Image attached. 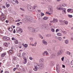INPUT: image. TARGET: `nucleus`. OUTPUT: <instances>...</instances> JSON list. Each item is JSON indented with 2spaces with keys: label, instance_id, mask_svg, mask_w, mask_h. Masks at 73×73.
Instances as JSON below:
<instances>
[{
  "label": "nucleus",
  "instance_id": "12",
  "mask_svg": "<svg viewBox=\"0 0 73 73\" xmlns=\"http://www.w3.org/2000/svg\"><path fill=\"white\" fill-rule=\"evenodd\" d=\"M42 43L44 45H47L48 43L45 40H43L42 41Z\"/></svg>",
  "mask_w": 73,
  "mask_h": 73
},
{
  "label": "nucleus",
  "instance_id": "2",
  "mask_svg": "<svg viewBox=\"0 0 73 73\" xmlns=\"http://www.w3.org/2000/svg\"><path fill=\"white\" fill-rule=\"evenodd\" d=\"M26 19L30 22H32V23L34 22V20L33 18L27 16L26 17Z\"/></svg>",
  "mask_w": 73,
  "mask_h": 73
},
{
  "label": "nucleus",
  "instance_id": "64",
  "mask_svg": "<svg viewBox=\"0 0 73 73\" xmlns=\"http://www.w3.org/2000/svg\"><path fill=\"white\" fill-rule=\"evenodd\" d=\"M44 14H43L42 13L41 14L42 16H44Z\"/></svg>",
  "mask_w": 73,
  "mask_h": 73
},
{
  "label": "nucleus",
  "instance_id": "19",
  "mask_svg": "<svg viewBox=\"0 0 73 73\" xmlns=\"http://www.w3.org/2000/svg\"><path fill=\"white\" fill-rule=\"evenodd\" d=\"M27 60H24L23 61V63L24 64H27Z\"/></svg>",
  "mask_w": 73,
  "mask_h": 73
},
{
  "label": "nucleus",
  "instance_id": "51",
  "mask_svg": "<svg viewBox=\"0 0 73 73\" xmlns=\"http://www.w3.org/2000/svg\"><path fill=\"white\" fill-rule=\"evenodd\" d=\"M11 39L12 40H16V39L14 38V37H13Z\"/></svg>",
  "mask_w": 73,
  "mask_h": 73
},
{
  "label": "nucleus",
  "instance_id": "9",
  "mask_svg": "<svg viewBox=\"0 0 73 73\" xmlns=\"http://www.w3.org/2000/svg\"><path fill=\"white\" fill-rule=\"evenodd\" d=\"M44 29L46 30H48V29H49V27H48V25H44Z\"/></svg>",
  "mask_w": 73,
  "mask_h": 73
},
{
  "label": "nucleus",
  "instance_id": "57",
  "mask_svg": "<svg viewBox=\"0 0 73 73\" xmlns=\"http://www.w3.org/2000/svg\"><path fill=\"white\" fill-rule=\"evenodd\" d=\"M29 58L31 60H32V57H29Z\"/></svg>",
  "mask_w": 73,
  "mask_h": 73
},
{
  "label": "nucleus",
  "instance_id": "46",
  "mask_svg": "<svg viewBox=\"0 0 73 73\" xmlns=\"http://www.w3.org/2000/svg\"><path fill=\"white\" fill-rule=\"evenodd\" d=\"M58 31H60V29H56V32H57Z\"/></svg>",
  "mask_w": 73,
  "mask_h": 73
},
{
  "label": "nucleus",
  "instance_id": "33",
  "mask_svg": "<svg viewBox=\"0 0 73 73\" xmlns=\"http://www.w3.org/2000/svg\"><path fill=\"white\" fill-rule=\"evenodd\" d=\"M47 36L48 37H51V35L50 34H48L47 35Z\"/></svg>",
  "mask_w": 73,
  "mask_h": 73
},
{
  "label": "nucleus",
  "instance_id": "1",
  "mask_svg": "<svg viewBox=\"0 0 73 73\" xmlns=\"http://www.w3.org/2000/svg\"><path fill=\"white\" fill-rule=\"evenodd\" d=\"M30 32H33V33H35L36 32H38V31H39V29L37 28H36L35 29L34 28L31 27H29L28 28Z\"/></svg>",
  "mask_w": 73,
  "mask_h": 73
},
{
  "label": "nucleus",
  "instance_id": "56",
  "mask_svg": "<svg viewBox=\"0 0 73 73\" xmlns=\"http://www.w3.org/2000/svg\"><path fill=\"white\" fill-rule=\"evenodd\" d=\"M17 25L18 26H19V25H20V23H17Z\"/></svg>",
  "mask_w": 73,
  "mask_h": 73
},
{
  "label": "nucleus",
  "instance_id": "31",
  "mask_svg": "<svg viewBox=\"0 0 73 73\" xmlns=\"http://www.w3.org/2000/svg\"><path fill=\"white\" fill-rule=\"evenodd\" d=\"M33 8L34 9H36V8H37V6L36 5H35V6H33Z\"/></svg>",
  "mask_w": 73,
  "mask_h": 73
},
{
  "label": "nucleus",
  "instance_id": "34",
  "mask_svg": "<svg viewBox=\"0 0 73 73\" xmlns=\"http://www.w3.org/2000/svg\"><path fill=\"white\" fill-rule=\"evenodd\" d=\"M51 31L52 32H55V30H54V29H51Z\"/></svg>",
  "mask_w": 73,
  "mask_h": 73
},
{
  "label": "nucleus",
  "instance_id": "16",
  "mask_svg": "<svg viewBox=\"0 0 73 73\" xmlns=\"http://www.w3.org/2000/svg\"><path fill=\"white\" fill-rule=\"evenodd\" d=\"M56 21V23H57L58 22V20L57 19H55L54 18L53 19V20L52 21V23H54Z\"/></svg>",
  "mask_w": 73,
  "mask_h": 73
},
{
  "label": "nucleus",
  "instance_id": "50",
  "mask_svg": "<svg viewBox=\"0 0 73 73\" xmlns=\"http://www.w3.org/2000/svg\"><path fill=\"white\" fill-rule=\"evenodd\" d=\"M65 24H66V25H68V22L67 21H66L65 22Z\"/></svg>",
  "mask_w": 73,
  "mask_h": 73
},
{
  "label": "nucleus",
  "instance_id": "15",
  "mask_svg": "<svg viewBox=\"0 0 73 73\" xmlns=\"http://www.w3.org/2000/svg\"><path fill=\"white\" fill-rule=\"evenodd\" d=\"M62 54V52L61 51H59L57 54V56H59L60 54Z\"/></svg>",
  "mask_w": 73,
  "mask_h": 73
},
{
  "label": "nucleus",
  "instance_id": "49",
  "mask_svg": "<svg viewBox=\"0 0 73 73\" xmlns=\"http://www.w3.org/2000/svg\"><path fill=\"white\" fill-rule=\"evenodd\" d=\"M71 64L72 65H73V60H72L71 62Z\"/></svg>",
  "mask_w": 73,
  "mask_h": 73
},
{
  "label": "nucleus",
  "instance_id": "35",
  "mask_svg": "<svg viewBox=\"0 0 73 73\" xmlns=\"http://www.w3.org/2000/svg\"><path fill=\"white\" fill-rule=\"evenodd\" d=\"M24 46L26 48H27V47H28V44H25Z\"/></svg>",
  "mask_w": 73,
  "mask_h": 73
},
{
  "label": "nucleus",
  "instance_id": "58",
  "mask_svg": "<svg viewBox=\"0 0 73 73\" xmlns=\"http://www.w3.org/2000/svg\"><path fill=\"white\" fill-rule=\"evenodd\" d=\"M13 33H16V31H15V29H14Z\"/></svg>",
  "mask_w": 73,
  "mask_h": 73
},
{
  "label": "nucleus",
  "instance_id": "28",
  "mask_svg": "<svg viewBox=\"0 0 73 73\" xmlns=\"http://www.w3.org/2000/svg\"><path fill=\"white\" fill-rule=\"evenodd\" d=\"M43 19L44 20H48V18L47 17H45L43 18Z\"/></svg>",
  "mask_w": 73,
  "mask_h": 73
},
{
  "label": "nucleus",
  "instance_id": "44",
  "mask_svg": "<svg viewBox=\"0 0 73 73\" xmlns=\"http://www.w3.org/2000/svg\"><path fill=\"white\" fill-rule=\"evenodd\" d=\"M23 59H24V60H27V58L25 57L24 56H23Z\"/></svg>",
  "mask_w": 73,
  "mask_h": 73
},
{
  "label": "nucleus",
  "instance_id": "42",
  "mask_svg": "<svg viewBox=\"0 0 73 73\" xmlns=\"http://www.w3.org/2000/svg\"><path fill=\"white\" fill-rule=\"evenodd\" d=\"M58 39L59 41H61V40L62 38H61V37H59L58 38Z\"/></svg>",
  "mask_w": 73,
  "mask_h": 73
},
{
  "label": "nucleus",
  "instance_id": "38",
  "mask_svg": "<svg viewBox=\"0 0 73 73\" xmlns=\"http://www.w3.org/2000/svg\"><path fill=\"white\" fill-rule=\"evenodd\" d=\"M37 42H35L34 43V46H36V45H37Z\"/></svg>",
  "mask_w": 73,
  "mask_h": 73
},
{
  "label": "nucleus",
  "instance_id": "22",
  "mask_svg": "<svg viewBox=\"0 0 73 73\" xmlns=\"http://www.w3.org/2000/svg\"><path fill=\"white\" fill-rule=\"evenodd\" d=\"M66 54L68 55H70V53L69 51H67L66 52Z\"/></svg>",
  "mask_w": 73,
  "mask_h": 73
},
{
  "label": "nucleus",
  "instance_id": "6",
  "mask_svg": "<svg viewBox=\"0 0 73 73\" xmlns=\"http://www.w3.org/2000/svg\"><path fill=\"white\" fill-rule=\"evenodd\" d=\"M27 8L30 11H33V9L32 7L30 5H27Z\"/></svg>",
  "mask_w": 73,
  "mask_h": 73
},
{
  "label": "nucleus",
  "instance_id": "17",
  "mask_svg": "<svg viewBox=\"0 0 73 73\" xmlns=\"http://www.w3.org/2000/svg\"><path fill=\"white\" fill-rule=\"evenodd\" d=\"M8 30L9 31H10V32H12L13 30V29H12V28L9 27L8 28Z\"/></svg>",
  "mask_w": 73,
  "mask_h": 73
},
{
  "label": "nucleus",
  "instance_id": "21",
  "mask_svg": "<svg viewBox=\"0 0 73 73\" xmlns=\"http://www.w3.org/2000/svg\"><path fill=\"white\" fill-rule=\"evenodd\" d=\"M6 5L7 8H9V6H10V5L9 4H7V2L6 3Z\"/></svg>",
  "mask_w": 73,
  "mask_h": 73
},
{
  "label": "nucleus",
  "instance_id": "8",
  "mask_svg": "<svg viewBox=\"0 0 73 73\" xmlns=\"http://www.w3.org/2000/svg\"><path fill=\"white\" fill-rule=\"evenodd\" d=\"M40 64L44 65V59L42 58H40L39 61Z\"/></svg>",
  "mask_w": 73,
  "mask_h": 73
},
{
  "label": "nucleus",
  "instance_id": "10",
  "mask_svg": "<svg viewBox=\"0 0 73 73\" xmlns=\"http://www.w3.org/2000/svg\"><path fill=\"white\" fill-rule=\"evenodd\" d=\"M7 53L6 52L3 53L1 54V57H4V56H5V55H6Z\"/></svg>",
  "mask_w": 73,
  "mask_h": 73
},
{
  "label": "nucleus",
  "instance_id": "24",
  "mask_svg": "<svg viewBox=\"0 0 73 73\" xmlns=\"http://www.w3.org/2000/svg\"><path fill=\"white\" fill-rule=\"evenodd\" d=\"M39 37H40V38H41V39H43L44 38V37H43V36H42L41 35H39Z\"/></svg>",
  "mask_w": 73,
  "mask_h": 73
},
{
  "label": "nucleus",
  "instance_id": "20",
  "mask_svg": "<svg viewBox=\"0 0 73 73\" xmlns=\"http://www.w3.org/2000/svg\"><path fill=\"white\" fill-rule=\"evenodd\" d=\"M46 53V51H45L43 52L42 54V56H45V53Z\"/></svg>",
  "mask_w": 73,
  "mask_h": 73
},
{
  "label": "nucleus",
  "instance_id": "36",
  "mask_svg": "<svg viewBox=\"0 0 73 73\" xmlns=\"http://www.w3.org/2000/svg\"><path fill=\"white\" fill-rule=\"evenodd\" d=\"M21 20V19H18L16 21H15V22H19V21H20Z\"/></svg>",
  "mask_w": 73,
  "mask_h": 73
},
{
  "label": "nucleus",
  "instance_id": "55",
  "mask_svg": "<svg viewBox=\"0 0 73 73\" xmlns=\"http://www.w3.org/2000/svg\"><path fill=\"white\" fill-rule=\"evenodd\" d=\"M20 9H21V10H22V11H25L24 9H23L22 8H20Z\"/></svg>",
  "mask_w": 73,
  "mask_h": 73
},
{
  "label": "nucleus",
  "instance_id": "27",
  "mask_svg": "<svg viewBox=\"0 0 73 73\" xmlns=\"http://www.w3.org/2000/svg\"><path fill=\"white\" fill-rule=\"evenodd\" d=\"M68 41H69V40H66L65 41V44H68Z\"/></svg>",
  "mask_w": 73,
  "mask_h": 73
},
{
  "label": "nucleus",
  "instance_id": "29",
  "mask_svg": "<svg viewBox=\"0 0 73 73\" xmlns=\"http://www.w3.org/2000/svg\"><path fill=\"white\" fill-rule=\"evenodd\" d=\"M54 55L53 54H52L50 55V58H54Z\"/></svg>",
  "mask_w": 73,
  "mask_h": 73
},
{
  "label": "nucleus",
  "instance_id": "43",
  "mask_svg": "<svg viewBox=\"0 0 73 73\" xmlns=\"http://www.w3.org/2000/svg\"><path fill=\"white\" fill-rule=\"evenodd\" d=\"M29 39L30 40H33V38L30 37Z\"/></svg>",
  "mask_w": 73,
  "mask_h": 73
},
{
  "label": "nucleus",
  "instance_id": "18",
  "mask_svg": "<svg viewBox=\"0 0 73 73\" xmlns=\"http://www.w3.org/2000/svg\"><path fill=\"white\" fill-rule=\"evenodd\" d=\"M13 50L12 49H10L9 51V54H12Z\"/></svg>",
  "mask_w": 73,
  "mask_h": 73
},
{
  "label": "nucleus",
  "instance_id": "48",
  "mask_svg": "<svg viewBox=\"0 0 73 73\" xmlns=\"http://www.w3.org/2000/svg\"><path fill=\"white\" fill-rule=\"evenodd\" d=\"M2 20L3 21V20H4V19H5V17H3L2 18Z\"/></svg>",
  "mask_w": 73,
  "mask_h": 73
},
{
  "label": "nucleus",
  "instance_id": "13",
  "mask_svg": "<svg viewBox=\"0 0 73 73\" xmlns=\"http://www.w3.org/2000/svg\"><path fill=\"white\" fill-rule=\"evenodd\" d=\"M37 66H36V64L35 66V68H33V70L35 71H37Z\"/></svg>",
  "mask_w": 73,
  "mask_h": 73
},
{
  "label": "nucleus",
  "instance_id": "63",
  "mask_svg": "<svg viewBox=\"0 0 73 73\" xmlns=\"http://www.w3.org/2000/svg\"><path fill=\"white\" fill-rule=\"evenodd\" d=\"M9 22V21H8L6 20V23H8Z\"/></svg>",
  "mask_w": 73,
  "mask_h": 73
},
{
  "label": "nucleus",
  "instance_id": "59",
  "mask_svg": "<svg viewBox=\"0 0 73 73\" xmlns=\"http://www.w3.org/2000/svg\"><path fill=\"white\" fill-rule=\"evenodd\" d=\"M13 59L14 60H16V57H14Z\"/></svg>",
  "mask_w": 73,
  "mask_h": 73
},
{
  "label": "nucleus",
  "instance_id": "5",
  "mask_svg": "<svg viewBox=\"0 0 73 73\" xmlns=\"http://www.w3.org/2000/svg\"><path fill=\"white\" fill-rule=\"evenodd\" d=\"M48 12H50L51 13H53V7L51 6H48Z\"/></svg>",
  "mask_w": 73,
  "mask_h": 73
},
{
  "label": "nucleus",
  "instance_id": "62",
  "mask_svg": "<svg viewBox=\"0 0 73 73\" xmlns=\"http://www.w3.org/2000/svg\"><path fill=\"white\" fill-rule=\"evenodd\" d=\"M17 68H14V69H13V71H15V70H16V69Z\"/></svg>",
  "mask_w": 73,
  "mask_h": 73
},
{
  "label": "nucleus",
  "instance_id": "30",
  "mask_svg": "<svg viewBox=\"0 0 73 73\" xmlns=\"http://www.w3.org/2000/svg\"><path fill=\"white\" fill-rule=\"evenodd\" d=\"M25 55H26V53L24 52L23 53L22 56H25Z\"/></svg>",
  "mask_w": 73,
  "mask_h": 73
},
{
  "label": "nucleus",
  "instance_id": "45",
  "mask_svg": "<svg viewBox=\"0 0 73 73\" xmlns=\"http://www.w3.org/2000/svg\"><path fill=\"white\" fill-rule=\"evenodd\" d=\"M71 11V9H68L67 10V11L68 12H70V11Z\"/></svg>",
  "mask_w": 73,
  "mask_h": 73
},
{
  "label": "nucleus",
  "instance_id": "61",
  "mask_svg": "<svg viewBox=\"0 0 73 73\" xmlns=\"http://www.w3.org/2000/svg\"><path fill=\"white\" fill-rule=\"evenodd\" d=\"M15 2V1L13 0V1L12 0V2L11 3H14Z\"/></svg>",
  "mask_w": 73,
  "mask_h": 73
},
{
  "label": "nucleus",
  "instance_id": "14",
  "mask_svg": "<svg viewBox=\"0 0 73 73\" xmlns=\"http://www.w3.org/2000/svg\"><path fill=\"white\" fill-rule=\"evenodd\" d=\"M56 70L58 73H59L60 70H59V66H58V65H57L56 66Z\"/></svg>",
  "mask_w": 73,
  "mask_h": 73
},
{
  "label": "nucleus",
  "instance_id": "47",
  "mask_svg": "<svg viewBox=\"0 0 73 73\" xmlns=\"http://www.w3.org/2000/svg\"><path fill=\"white\" fill-rule=\"evenodd\" d=\"M47 51H48V52H50V50L49 49H48L47 50Z\"/></svg>",
  "mask_w": 73,
  "mask_h": 73
},
{
  "label": "nucleus",
  "instance_id": "41",
  "mask_svg": "<svg viewBox=\"0 0 73 73\" xmlns=\"http://www.w3.org/2000/svg\"><path fill=\"white\" fill-rule=\"evenodd\" d=\"M63 33L64 35H66V31H63Z\"/></svg>",
  "mask_w": 73,
  "mask_h": 73
},
{
  "label": "nucleus",
  "instance_id": "7",
  "mask_svg": "<svg viewBox=\"0 0 73 73\" xmlns=\"http://www.w3.org/2000/svg\"><path fill=\"white\" fill-rule=\"evenodd\" d=\"M3 38L5 40H6V41H9L10 40V38L9 37H8L7 36H4L3 37Z\"/></svg>",
  "mask_w": 73,
  "mask_h": 73
},
{
  "label": "nucleus",
  "instance_id": "37",
  "mask_svg": "<svg viewBox=\"0 0 73 73\" xmlns=\"http://www.w3.org/2000/svg\"><path fill=\"white\" fill-rule=\"evenodd\" d=\"M4 16V14L3 13H2V15L1 17H2V18H3V17Z\"/></svg>",
  "mask_w": 73,
  "mask_h": 73
},
{
  "label": "nucleus",
  "instance_id": "4",
  "mask_svg": "<svg viewBox=\"0 0 73 73\" xmlns=\"http://www.w3.org/2000/svg\"><path fill=\"white\" fill-rule=\"evenodd\" d=\"M36 66H37L38 69H42L44 68V64H36Z\"/></svg>",
  "mask_w": 73,
  "mask_h": 73
},
{
  "label": "nucleus",
  "instance_id": "40",
  "mask_svg": "<svg viewBox=\"0 0 73 73\" xmlns=\"http://www.w3.org/2000/svg\"><path fill=\"white\" fill-rule=\"evenodd\" d=\"M12 0H7V1L9 2H10V3H12Z\"/></svg>",
  "mask_w": 73,
  "mask_h": 73
},
{
  "label": "nucleus",
  "instance_id": "11",
  "mask_svg": "<svg viewBox=\"0 0 73 73\" xmlns=\"http://www.w3.org/2000/svg\"><path fill=\"white\" fill-rule=\"evenodd\" d=\"M16 31L17 32H20V28L19 27H17L16 29Z\"/></svg>",
  "mask_w": 73,
  "mask_h": 73
},
{
  "label": "nucleus",
  "instance_id": "3",
  "mask_svg": "<svg viewBox=\"0 0 73 73\" xmlns=\"http://www.w3.org/2000/svg\"><path fill=\"white\" fill-rule=\"evenodd\" d=\"M58 10H60V11H62V13L64 15H65L66 13V9L64 8H61V7H60L58 9Z\"/></svg>",
  "mask_w": 73,
  "mask_h": 73
},
{
  "label": "nucleus",
  "instance_id": "60",
  "mask_svg": "<svg viewBox=\"0 0 73 73\" xmlns=\"http://www.w3.org/2000/svg\"><path fill=\"white\" fill-rule=\"evenodd\" d=\"M59 21L60 23H62V20H59Z\"/></svg>",
  "mask_w": 73,
  "mask_h": 73
},
{
  "label": "nucleus",
  "instance_id": "25",
  "mask_svg": "<svg viewBox=\"0 0 73 73\" xmlns=\"http://www.w3.org/2000/svg\"><path fill=\"white\" fill-rule=\"evenodd\" d=\"M14 43L16 44H18V40H16L14 41Z\"/></svg>",
  "mask_w": 73,
  "mask_h": 73
},
{
  "label": "nucleus",
  "instance_id": "53",
  "mask_svg": "<svg viewBox=\"0 0 73 73\" xmlns=\"http://www.w3.org/2000/svg\"><path fill=\"white\" fill-rule=\"evenodd\" d=\"M30 45H32V46H34V45H35V44H32L31 43H30Z\"/></svg>",
  "mask_w": 73,
  "mask_h": 73
},
{
  "label": "nucleus",
  "instance_id": "39",
  "mask_svg": "<svg viewBox=\"0 0 73 73\" xmlns=\"http://www.w3.org/2000/svg\"><path fill=\"white\" fill-rule=\"evenodd\" d=\"M68 17L70 18H72V17H73V16H72V15H69Z\"/></svg>",
  "mask_w": 73,
  "mask_h": 73
},
{
  "label": "nucleus",
  "instance_id": "52",
  "mask_svg": "<svg viewBox=\"0 0 73 73\" xmlns=\"http://www.w3.org/2000/svg\"><path fill=\"white\" fill-rule=\"evenodd\" d=\"M64 57H63L61 58L62 61H64Z\"/></svg>",
  "mask_w": 73,
  "mask_h": 73
},
{
  "label": "nucleus",
  "instance_id": "23",
  "mask_svg": "<svg viewBox=\"0 0 73 73\" xmlns=\"http://www.w3.org/2000/svg\"><path fill=\"white\" fill-rule=\"evenodd\" d=\"M4 45L6 47H8V43L7 42H5L4 44Z\"/></svg>",
  "mask_w": 73,
  "mask_h": 73
},
{
  "label": "nucleus",
  "instance_id": "32",
  "mask_svg": "<svg viewBox=\"0 0 73 73\" xmlns=\"http://www.w3.org/2000/svg\"><path fill=\"white\" fill-rule=\"evenodd\" d=\"M62 6H63V7H66V5L65 3H63L62 4Z\"/></svg>",
  "mask_w": 73,
  "mask_h": 73
},
{
  "label": "nucleus",
  "instance_id": "54",
  "mask_svg": "<svg viewBox=\"0 0 73 73\" xmlns=\"http://www.w3.org/2000/svg\"><path fill=\"white\" fill-rule=\"evenodd\" d=\"M20 31L21 33H22V32H23V29H21V28H20Z\"/></svg>",
  "mask_w": 73,
  "mask_h": 73
},
{
  "label": "nucleus",
  "instance_id": "26",
  "mask_svg": "<svg viewBox=\"0 0 73 73\" xmlns=\"http://www.w3.org/2000/svg\"><path fill=\"white\" fill-rule=\"evenodd\" d=\"M58 36H62V34L61 33H58L57 34Z\"/></svg>",
  "mask_w": 73,
  "mask_h": 73
}]
</instances>
